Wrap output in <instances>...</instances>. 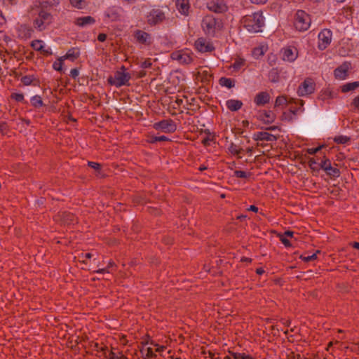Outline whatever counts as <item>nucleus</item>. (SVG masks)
Instances as JSON below:
<instances>
[{"label":"nucleus","mask_w":359,"mask_h":359,"mask_svg":"<svg viewBox=\"0 0 359 359\" xmlns=\"http://www.w3.org/2000/svg\"><path fill=\"white\" fill-rule=\"evenodd\" d=\"M241 22L250 32L257 33L262 32V27L264 26V18L262 12L259 11L244 16Z\"/></svg>","instance_id":"obj_1"},{"label":"nucleus","mask_w":359,"mask_h":359,"mask_svg":"<svg viewBox=\"0 0 359 359\" xmlns=\"http://www.w3.org/2000/svg\"><path fill=\"white\" fill-rule=\"evenodd\" d=\"M293 234H294V232L293 231H286L285 233H284V236L287 238V237H292L293 236Z\"/></svg>","instance_id":"obj_57"},{"label":"nucleus","mask_w":359,"mask_h":359,"mask_svg":"<svg viewBox=\"0 0 359 359\" xmlns=\"http://www.w3.org/2000/svg\"><path fill=\"white\" fill-rule=\"evenodd\" d=\"M48 3L51 6H55L59 4L60 0H48Z\"/></svg>","instance_id":"obj_55"},{"label":"nucleus","mask_w":359,"mask_h":359,"mask_svg":"<svg viewBox=\"0 0 359 359\" xmlns=\"http://www.w3.org/2000/svg\"><path fill=\"white\" fill-rule=\"evenodd\" d=\"M11 97L17 102H22L24 100V95L21 93H13Z\"/></svg>","instance_id":"obj_40"},{"label":"nucleus","mask_w":359,"mask_h":359,"mask_svg":"<svg viewBox=\"0 0 359 359\" xmlns=\"http://www.w3.org/2000/svg\"><path fill=\"white\" fill-rule=\"evenodd\" d=\"M352 104L355 108L359 109V96H357L353 99Z\"/></svg>","instance_id":"obj_51"},{"label":"nucleus","mask_w":359,"mask_h":359,"mask_svg":"<svg viewBox=\"0 0 359 359\" xmlns=\"http://www.w3.org/2000/svg\"><path fill=\"white\" fill-rule=\"evenodd\" d=\"M294 25L299 31L307 30L311 25L310 16L304 11L299 10L296 13Z\"/></svg>","instance_id":"obj_3"},{"label":"nucleus","mask_w":359,"mask_h":359,"mask_svg":"<svg viewBox=\"0 0 359 359\" xmlns=\"http://www.w3.org/2000/svg\"><path fill=\"white\" fill-rule=\"evenodd\" d=\"M172 60L178 61L181 64H189L192 61L191 57L187 52L177 51L171 55Z\"/></svg>","instance_id":"obj_11"},{"label":"nucleus","mask_w":359,"mask_h":359,"mask_svg":"<svg viewBox=\"0 0 359 359\" xmlns=\"http://www.w3.org/2000/svg\"><path fill=\"white\" fill-rule=\"evenodd\" d=\"M69 1H70L71 4L74 7H76L78 8H82L85 5L84 0H69Z\"/></svg>","instance_id":"obj_33"},{"label":"nucleus","mask_w":359,"mask_h":359,"mask_svg":"<svg viewBox=\"0 0 359 359\" xmlns=\"http://www.w3.org/2000/svg\"><path fill=\"white\" fill-rule=\"evenodd\" d=\"M323 147V146H319L316 148H309L307 149V153L311 155L315 154L317 152H318L322 149Z\"/></svg>","instance_id":"obj_45"},{"label":"nucleus","mask_w":359,"mask_h":359,"mask_svg":"<svg viewBox=\"0 0 359 359\" xmlns=\"http://www.w3.org/2000/svg\"><path fill=\"white\" fill-rule=\"evenodd\" d=\"M359 87V81H354L352 83H347L341 86V91L347 93Z\"/></svg>","instance_id":"obj_24"},{"label":"nucleus","mask_w":359,"mask_h":359,"mask_svg":"<svg viewBox=\"0 0 359 359\" xmlns=\"http://www.w3.org/2000/svg\"><path fill=\"white\" fill-rule=\"evenodd\" d=\"M88 165L92 168L93 169L97 170V171H99L100 170V168H101V165L100 163H95V162H92V161H88Z\"/></svg>","instance_id":"obj_42"},{"label":"nucleus","mask_w":359,"mask_h":359,"mask_svg":"<svg viewBox=\"0 0 359 359\" xmlns=\"http://www.w3.org/2000/svg\"><path fill=\"white\" fill-rule=\"evenodd\" d=\"M122 9L119 7H110L105 12V16L111 21H118L121 20Z\"/></svg>","instance_id":"obj_13"},{"label":"nucleus","mask_w":359,"mask_h":359,"mask_svg":"<svg viewBox=\"0 0 359 359\" xmlns=\"http://www.w3.org/2000/svg\"><path fill=\"white\" fill-rule=\"evenodd\" d=\"M283 56L282 58L285 61L294 62L297 56L298 51L295 48L286 47L282 49Z\"/></svg>","instance_id":"obj_10"},{"label":"nucleus","mask_w":359,"mask_h":359,"mask_svg":"<svg viewBox=\"0 0 359 359\" xmlns=\"http://www.w3.org/2000/svg\"><path fill=\"white\" fill-rule=\"evenodd\" d=\"M286 103V98L284 96H278L275 102V106L279 107Z\"/></svg>","instance_id":"obj_39"},{"label":"nucleus","mask_w":359,"mask_h":359,"mask_svg":"<svg viewBox=\"0 0 359 359\" xmlns=\"http://www.w3.org/2000/svg\"><path fill=\"white\" fill-rule=\"evenodd\" d=\"M7 128H8V126L6 123H1L0 124V133L1 134H3V135L5 134V133L7 130Z\"/></svg>","instance_id":"obj_47"},{"label":"nucleus","mask_w":359,"mask_h":359,"mask_svg":"<svg viewBox=\"0 0 359 359\" xmlns=\"http://www.w3.org/2000/svg\"><path fill=\"white\" fill-rule=\"evenodd\" d=\"M234 358H236V359H245V357L243 355H241L239 354L238 355H236L234 356Z\"/></svg>","instance_id":"obj_64"},{"label":"nucleus","mask_w":359,"mask_h":359,"mask_svg":"<svg viewBox=\"0 0 359 359\" xmlns=\"http://www.w3.org/2000/svg\"><path fill=\"white\" fill-rule=\"evenodd\" d=\"M106 39H107V35L103 33L100 34L97 36V40L101 42L104 41L106 40Z\"/></svg>","instance_id":"obj_53"},{"label":"nucleus","mask_w":359,"mask_h":359,"mask_svg":"<svg viewBox=\"0 0 359 359\" xmlns=\"http://www.w3.org/2000/svg\"><path fill=\"white\" fill-rule=\"evenodd\" d=\"M79 51L76 48H73L69 49L66 53V55L62 56V57H63V60L68 59L72 61H74L77 57H79Z\"/></svg>","instance_id":"obj_23"},{"label":"nucleus","mask_w":359,"mask_h":359,"mask_svg":"<svg viewBox=\"0 0 359 359\" xmlns=\"http://www.w3.org/2000/svg\"><path fill=\"white\" fill-rule=\"evenodd\" d=\"M248 210L257 212L258 211V208L255 205H250Z\"/></svg>","instance_id":"obj_58"},{"label":"nucleus","mask_w":359,"mask_h":359,"mask_svg":"<svg viewBox=\"0 0 359 359\" xmlns=\"http://www.w3.org/2000/svg\"><path fill=\"white\" fill-rule=\"evenodd\" d=\"M317 163L316 161L314 159V158H310V160L309 161V166L310 168L312 169V170H316V168L314 167V165Z\"/></svg>","instance_id":"obj_49"},{"label":"nucleus","mask_w":359,"mask_h":359,"mask_svg":"<svg viewBox=\"0 0 359 359\" xmlns=\"http://www.w3.org/2000/svg\"><path fill=\"white\" fill-rule=\"evenodd\" d=\"M256 272H257V274L262 275V273H264V271L263 269L259 268V269H257Z\"/></svg>","instance_id":"obj_59"},{"label":"nucleus","mask_w":359,"mask_h":359,"mask_svg":"<svg viewBox=\"0 0 359 359\" xmlns=\"http://www.w3.org/2000/svg\"><path fill=\"white\" fill-rule=\"evenodd\" d=\"M32 47L37 51H41L45 54H49L48 50L43 49V41L41 40H34L31 43Z\"/></svg>","instance_id":"obj_25"},{"label":"nucleus","mask_w":359,"mask_h":359,"mask_svg":"<svg viewBox=\"0 0 359 359\" xmlns=\"http://www.w3.org/2000/svg\"><path fill=\"white\" fill-rule=\"evenodd\" d=\"M63 57H60L57 61L53 64V67L55 70L62 72L63 65Z\"/></svg>","instance_id":"obj_29"},{"label":"nucleus","mask_w":359,"mask_h":359,"mask_svg":"<svg viewBox=\"0 0 359 359\" xmlns=\"http://www.w3.org/2000/svg\"><path fill=\"white\" fill-rule=\"evenodd\" d=\"M229 151L232 154L238 155L243 149H238V147L235 144L231 143L229 147Z\"/></svg>","instance_id":"obj_34"},{"label":"nucleus","mask_w":359,"mask_h":359,"mask_svg":"<svg viewBox=\"0 0 359 359\" xmlns=\"http://www.w3.org/2000/svg\"><path fill=\"white\" fill-rule=\"evenodd\" d=\"M106 359H121V358H118V356H116L115 355V353H114L113 352L111 351L109 353V355L106 356Z\"/></svg>","instance_id":"obj_52"},{"label":"nucleus","mask_w":359,"mask_h":359,"mask_svg":"<svg viewBox=\"0 0 359 359\" xmlns=\"http://www.w3.org/2000/svg\"><path fill=\"white\" fill-rule=\"evenodd\" d=\"M348 70V65L344 63L334 70V76L338 79H344L346 77Z\"/></svg>","instance_id":"obj_21"},{"label":"nucleus","mask_w":359,"mask_h":359,"mask_svg":"<svg viewBox=\"0 0 359 359\" xmlns=\"http://www.w3.org/2000/svg\"><path fill=\"white\" fill-rule=\"evenodd\" d=\"M219 82L222 86H225L228 88H231L235 86L234 81L232 79L226 77H222Z\"/></svg>","instance_id":"obj_26"},{"label":"nucleus","mask_w":359,"mask_h":359,"mask_svg":"<svg viewBox=\"0 0 359 359\" xmlns=\"http://www.w3.org/2000/svg\"><path fill=\"white\" fill-rule=\"evenodd\" d=\"M93 257V254L91 253H86L84 255L85 258L90 259Z\"/></svg>","instance_id":"obj_62"},{"label":"nucleus","mask_w":359,"mask_h":359,"mask_svg":"<svg viewBox=\"0 0 359 359\" xmlns=\"http://www.w3.org/2000/svg\"><path fill=\"white\" fill-rule=\"evenodd\" d=\"M64 221L66 224H70L74 222V216L71 214L64 213Z\"/></svg>","instance_id":"obj_41"},{"label":"nucleus","mask_w":359,"mask_h":359,"mask_svg":"<svg viewBox=\"0 0 359 359\" xmlns=\"http://www.w3.org/2000/svg\"><path fill=\"white\" fill-rule=\"evenodd\" d=\"M144 359H149L156 357V354L154 352L152 348H147L145 350H144Z\"/></svg>","instance_id":"obj_31"},{"label":"nucleus","mask_w":359,"mask_h":359,"mask_svg":"<svg viewBox=\"0 0 359 359\" xmlns=\"http://www.w3.org/2000/svg\"><path fill=\"white\" fill-rule=\"evenodd\" d=\"M52 21V15L42 8L38 12V17L34 20V27L39 31L46 28Z\"/></svg>","instance_id":"obj_5"},{"label":"nucleus","mask_w":359,"mask_h":359,"mask_svg":"<svg viewBox=\"0 0 359 359\" xmlns=\"http://www.w3.org/2000/svg\"><path fill=\"white\" fill-rule=\"evenodd\" d=\"M319 252H320V251L318 250L316 253H313L311 255H309V256L301 255L300 258L302 260H304V262H311V261H313V260L316 259L317 258V253H319Z\"/></svg>","instance_id":"obj_32"},{"label":"nucleus","mask_w":359,"mask_h":359,"mask_svg":"<svg viewBox=\"0 0 359 359\" xmlns=\"http://www.w3.org/2000/svg\"><path fill=\"white\" fill-rule=\"evenodd\" d=\"M136 41L142 44L149 45L151 43V37L149 34L142 30H136L134 33Z\"/></svg>","instance_id":"obj_12"},{"label":"nucleus","mask_w":359,"mask_h":359,"mask_svg":"<svg viewBox=\"0 0 359 359\" xmlns=\"http://www.w3.org/2000/svg\"><path fill=\"white\" fill-rule=\"evenodd\" d=\"M21 81L23 83L24 85L28 86L31 84L32 82V79L29 76H25L21 79Z\"/></svg>","instance_id":"obj_43"},{"label":"nucleus","mask_w":359,"mask_h":359,"mask_svg":"<svg viewBox=\"0 0 359 359\" xmlns=\"http://www.w3.org/2000/svg\"><path fill=\"white\" fill-rule=\"evenodd\" d=\"M276 129H278V126H270L266 128V130H275Z\"/></svg>","instance_id":"obj_61"},{"label":"nucleus","mask_w":359,"mask_h":359,"mask_svg":"<svg viewBox=\"0 0 359 359\" xmlns=\"http://www.w3.org/2000/svg\"><path fill=\"white\" fill-rule=\"evenodd\" d=\"M154 128L163 133H172L177 130V126L172 119H163L154 124Z\"/></svg>","instance_id":"obj_6"},{"label":"nucleus","mask_w":359,"mask_h":359,"mask_svg":"<svg viewBox=\"0 0 359 359\" xmlns=\"http://www.w3.org/2000/svg\"><path fill=\"white\" fill-rule=\"evenodd\" d=\"M267 0H250V1L252 4H264L266 2Z\"/></svg>","instance_id":"obj_56"},{"label":"nucleus","mask_w":359,"mask_h":359,"mask_svg":"<svg viewBox=\"0 0 359 359\" xmlns=\"http://www.w3.org/2000/svg\"><path fill=\"white\" fill-rule=\"evenodd\" d=\"M208 8L216 13H223L226 11L227 7L223 4L210 2L208 4Z\"/></svg>","instance_id":"obj_19"},{"label":"nucleus","mask_w":359,"mask_h":359,"mask_svg":"<svg viewBox=\"0 0 359 359\" xmlns=\"http://www.w3.org/2000/svg\"><path fill=\"white\" fill-rule=\"evenodd\" d=\"M243 63H244V62L243 60L236 61L233 64V68L238 69L241 68V66H243Z\"/></svg>","instance_id":"obj_50"},{"label":"nucleus","mask_w":359,"mask_h":359,"mask_svg":"<svg viewBox=\"0 0 359 359\" xmlns=\"http://www.w3.org/2000/svg\"><path fill=\"white\" fill-rule=\"evenodd\" d=\"M169 139L165 136H154L151 138L150 142L151 143H155L156 142H162V141H168Z\"/></svg>","instance_id":"obj_35"},{"label":"nucleus","mask_w":359,"mask_h":359,"mask_svg":"<svg viewBox=\"0 0 359 359\" xmlns=\"http://www.w3.org/2000/svg\"><path fill=\"white\" fill-rule=\"evenodd\" d=\"M176 6L179 12L184 15H188L189 9V0H177Z\"/></svg>","instance_id":"obj_20"},{"label":"nucleus","mask_w":359,"mask_h":359,"mask_svg":"<svg viewBox=\"0 0 359 359\" xmlns=\"http://www.w3.org/2000/svg\"><path fill=\"white\" fill-rule=\"evenodd\" d=\"M201 26L208 35L214 36L216 29L220 27V22L212 15H208L203 18Z\"/></svg>","instance_id":"obj_4"},{"label":"nucleus","mask_w":359,"mask_h":359,"mask_svg":"<svg viewBox=\"0 0 359 359\" xmlns=\"http://www.w3.org/2000/svg\"><path fill=\"white\" fill-rule=\"evenodd\" d=\"M95 22V20L91 16L79 17L75 20V24L81 27L93 25Z\"/></svg>","instance_id":"obj_17"},{"label":"nucleus","mask_w":359,"mask_h":359,"mask_svg":"<svg viewBox=\"0 0 359 359\" xmlns=\"http://www.w3.org/2000/svg\"><path fill=\"white\" fill-rule=\"evenodd\" d=\"M349 140V138L346 136H338L334 138V142L339 144L346 143Z\"/></svg>","instance_id":"obj_38"},{"label":"nucleus","mask_w":359,"mask_h":359,"mask_svg":"<svg viewBox=\"0 0 359 359\" xmlns=\"http://www.w3.org/2000/svg\"><path fill=\"white\" fill-rule=\"evenodd\" d=\"M115 265V263L113 261H109L108 263V265L106 268L100 269L97 271H95V273H109V269L112 268Z\"/></svg>","instance_id":"obj_30"},{"label":"nucleus","mask_w":359,"mask_h":359,"mask_svg":"<svg viewBox=\"0 0 359 359\" xmlns=\"http://www.w3.org/2000/svg\"><path fill=\"white\" fill-rule=\"evenodd\" d=\"M147 22L150 25H155L165 19L164 13L160 9H152L147 16Z\"/></svg>","instance_id":"obj_7"},{"label":"nucleus","mask_w":359,"mask_h":359,"mask_svg":"<svg viewBox=\"0 0 359 359\" xmlns=\"http://www.w3.org/2000/svg\"><path fill=\"white\" fill-rule=\"evenodd\" d=\"M211 140L209 137H206L203 140L204 144H208Z\"/></svg>","instance_id":"obj_60"},{"label":"nucleus","mask_w":359,"mask_h":359,"mask_svg":"<svg viewBox=\"0 0 359 359\" xmlns=\"http://www.w3.org/2000/svg\"><path fill=\"white\" fill-rule=\"evenodd\" d=\"M279 237H280V240L285 245V246H286V247L291 246V243H290V241L284 235H280Z\"/></svg>","instance_id":"obj_44"},{"label":"nucleus","mask_w":359,"mask_h":359,"mask_svg":"<svg viewBox=\"0 0 359 359\" xmlns=\"http://www.w3.org/2000/svg\"><path fill=\"white\" fill-rule=\"evenodd\" d=\"M331 166V161L328 158L325 159L320 163V168L323 169L324 171L327 170Z\"/></svg>","instance_id":"obj_36"},{"label":"nucleus","mask_w":359,"mask_h":359,"mask_svg":"<svg viewBox=\"0 0 359 359\" xmlns=\"http://www.w3.org/2000/svg\"><path fill=\"white\" fill-rule=\"evenodd\" d=\"M254 140L273 142L277 140V137L267 132H258L254 135Z\"/></svg>","instance_id":"obj_18"},{"label":"nucleus","mask_w":359,"mask_h":359,"mask_svg":"<svg viewBox=\"0 0 359 359\" xmlns=\"http://www.w3.org/2000/svg\"><path fill=\"white\" fill-rule=\"evenodd\" d=\"M196 48L197 50L202 53L211 52L214 47L212 45L205 41L203 38L198 39L195 43Z\"/></svg>","instance_id":"obj_14"},{"label":"nucleus","mask_w":359,"mask_h":359,"mask_svg":"<svg viewBox=\"0 0 359 359\" xmlns=\"http://www.w3.org/2000/svg\"><path fill=\"white\" fill-rule=\"evenodd\" d=\"M79 70L77 69H72L70 72V76L73 78V79H76L78 76H79Z\"/></svg>","instance_id":"obj_48"},{"label":"nucleus","mask_w":359,"mask_h":359,"mask_svg":"<svg viewBox=\"0 0 359 359\" xmlns=\"http://www.w3.org/2000/svg\"><path fill=\"white\" fill-rule=\"evenodd\" d=\"M234 175L239 178H247L250 177V174L242 170H236Z\"/></svg>","instance_id":"obj_37"},{"label":"nucleus","mask_w":359,"mask_h":359,"mask_svg":"<svg viewBox=\"0 0 359 359\" xmlns=\"http://www.w3.org/2000/svg\"><path fill=\"white\" fill-rule=\"evenodd\" d=\"M253 53L255 55H264L263 50H262V48H255Z\"/></svg>","instance_id":"obj_54"},{"label":"nucleus","mask_w":359,"mask_h":359,"mask_svg":"<svg viewBox=\"0 0 359 359\" xmlns=\"http://www.w3.org/2000/svg\"><path fill=\"white\" fill-rule=\"evenodd\" d=\"M140 66L142 68H144V69L149 68L151 66V62L149 60H146L141 63Z\"/></svg>","instance_id":"obj_46"},{"label":"nucleus","mask_w":359,"mask_h":359,"mask_svg":"<svg viewBox=\"0 0 359 359\" xmlns=\"http://www.w3.org/2000/svg\"><path fill=\"white\" fill-rule=\"evenodd\" d=\"M130 74L126 72V68L122 66L121 70L115 72L114 76H109L108 78V82L112 86L116 87H121L122 86L128 85V81L130 79Z\"/></svg>","instance_id":"obj_2"},{"label":"nucleus","mask_w":359,"mask_h":359,"mask_svg":"<svg viewBox=\"0 0 359 359\" xmlns=\"http://www.w3.org/2000/svg\"><path fill=\"white\" fill-rule=\"evenodd\" d=\"M226 106L230 111H236L242 107L243 102L238 100L231 99L226 102Z\"/></svg>","instance_id":"obj_22"},{"label":"nucleus","mask_w":359,"mask_h":359,"mask_svg":"<svg viewBox=\"0 0 359 359\" xmlns=\"http://www.w3.org/2000/svg\"><path fill=\"white\" fill-rule=\"evenodd\" d=\"M270 101V95L267 92H261L258 93L254 99L255 103L257 106H262L269 103Z\"/></svg>","instance_id":"obj_16"},{"label":"nucleus","mask_w":359,"mask_h":359,"mask_svg":"<svg viewBox=\"0 0 359 359\" xmlns=\"http://www.w3.org/2000/svg\"><path fill=\"white\" fill-rule=\"evenodd\" d=\"M31 103L34 107H40L43 104L41 97L39 95L33 96L31 98Z\"/></svg>","instance_id":"obj_28"},{"label":"nucleus","mask_w":359,"mask_h":359,"mask_svg":"<svg viewBox=\"0 0 359 359\" xmlns=\"http://www.w3.org/2000/svg\"><path fill=\"white\" fill-rule=\"evenodd\" d=\"M314 91V83L311 79H306L299 87L297 93L299 96L311 94Z\"/></svg>","instance_id":"obj_9"},{"label":"nucleus","mask_w":359,"mask_h":359,"mask_svg":"<svg viewBox=\"0 0 359 359\" xmlns=\"http://www.w3.org/2000/svg\"><path fill=\"white\" fill-rule=\"evenodd\" d=\"M353 247L354 248H356V249L359 250V243H358V242H355V243H353Z\"/></svg>","instance_id":"obj_63"},{"label":"nucleus","mask_w":359,"mask_h":359,"mask_svg":"<svg viewBox=\"0 0 359 359\" xmlns=\"http://www.w3.org/2000/svg\"><path fill=\"white\" fill-rule=\"evenodd\" d=\"M318 48L325 50L332 41V32L329 29H323L318 34Z\"/></svg>","instance_id":"obj_8"},{"label":"nucleus","mask_w":359,"mask_h":359,"mask_svg":"<svg viewBox=\"0 0 359 359\" xmlns=\"http://www.w3.org/2000/svg\"><path fill=\"white\" fill-rule=\"evenodd\" d=\"M276 116L271 111H260L257 114V118L264 123H273Z\"/></svg>","instance_id":"obj_15"},{"label":"nucleus","mask_w":359,"mask_h":359,"mask_svg":"<svg viewBox=\"0 0 359 359\" xmlns=\"http://www.w3.org/2000/svg\"><path fill=\"white\" fill-rule=\"evenodd\" d=\"M325 172L327 173V175L330 176L331 177H338L340 175L339 170L332 166H331L327 170H325Z\"/></svg>","instance_id":"obj_27"}]
</instances>
